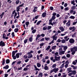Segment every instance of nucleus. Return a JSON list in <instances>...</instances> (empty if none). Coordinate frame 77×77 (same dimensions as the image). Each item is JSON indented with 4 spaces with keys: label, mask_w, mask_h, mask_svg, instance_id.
<instances>
[{
    "label": "nucleus",
    "mask_w": 77,
    "mask_h": 77,
    "mask_svg": "<svg viewBox=\"0 0 77 77\" xmlns=\"http://www.w3.org/2000/svg\"><path fill=\"white\" fill-rule=\"evenodd\" d=\"M65 51L62 50V48H60L59 49V53L60 55H62L65 54Z\"/></svg>",
    "instance_id": "obj_1"
},
{
    "label": "nucleus",
    "mask_w": 77,
    "mask_h": 77,
    "mask_svg": "<svg viewBox=\"0 0 77 77\" xmlns=\"http://www.w3.org/2000/svg\"><path fill=\"white\" fill-rule=\"evenodd\" d=\"M54 58L56 61H59L60 59V56L57 57L56 56H55Z\"/></svg>",
    "instance_id": "obj_2"
},
{
    "label": "nucleus",
    "mask_w": 77,
    "mask_h": 77,
    "mask_svg": "<svg viewBox=\"0 0 77 77\" xmlns=\"http://www.w3.org/2000/svg\"><path fill=\"white\" fill-rule=\"evenodd\" d=\"M0 46H1V47H4V46H5V43L3 42V41H1L0 42Z\"/></svg>",
    "instance_id": "obj_3"
},
{
    "label": "nucleus",
    "mask_w": 77,
    "mask_h": 77,
    "mask_svg": "<svg viewBox=\"0 0 77 77\" xmlns=\"http://www.w3.org/2000/svg\"><path fill=\"white\" fill-rule=\"evenodd\" d=\"M69 29L70 30H72V32H74V31L75 30V26H73L72 27H70L69 28Z\"/></svg>",
    "instance_id": "obj_4"
},
{
    "label": "nucleus",
    "mask_w": 77,
    "mask_h": 77,
    "mask_svg": "<svg viewBox=\"0 0 77 77\" xmlns=\"http://www.w3.org/2000/svg\"><path fill=\"white\" fill-rule=\"evenodd\" d=\"M69 42L70 44H73L74 42V40L73 38H70L69 40Z\"/></svg>",
    "instance_id": "obj_5"
},
{
    "label": "nucleus",
    "mask_w": 77,
    "mask_h": 77,
    "mask_svg": "<svg viewBox=\"0 0 77 77\" xmlns=\"http://www.w3.org/2000/svg\"><path fill=\"white\" fill-rule=\"evenodd\" d=\"M69 39V38H68L65 40L63 39L62 40V43H65L66 41H68Z\"/></svg>",
    "instance_id": "obj_6"
},
{
    "label": "nucleus",
    "mask_w": 77,
    "mask_h": 77,
    "mask_svg": "<svg viewBox=\"0 0 77 77\" xmlns=\"http://www.w3.org/2000/svg\"><path fill=\"white\" fill-rule=\"evenodd\" d=\"M28 54H29L28 56V59H30V58H32L33 57L32 54H29V53H28Z\"/></svg>",
    "instance_id": "obj_7"
},
{
    "label": "nucleus",
    "mask_w": 77,
    "mask_h": 77,
    "mask_svg": "<svg viewBox=\"0 0 77 77\" xmlns=\"http://www.w3.org/2000/svg\"><path fill=\"white\" fill-rule=\"evenodd\" d=\"M52 19H50L49 20V25H51L52 26H54L53 23H52Z\"/></svg>",
    "instance_id": "obj_8"
},
{
    "label": "nucleus",
    "mask_w": 77,
    "mask_h": 77,
    "mask_svg": "<svg viewBox=\"0 0 77 77\" xmlns=\"http://www.w3.org/2000/svg\"><path fill=\"white\" fill-rule=\"evenodd\" d=\"M66 24L67 27H69L70 25H71V23H70V21H68V22L66 23Z\"/></svg>",
    "instance_id": "obj_9"
},
{
    "label": "nucleus",
    "mask_w": 77,
    "mask_h": 77,
    "mask_svg": "<svg viewBox=\"0 0 77 77\" xmlns=\"http://www.w3.org/2000/svg\"><path fill=\"white\" fill-rule=\"evenodd\" d=\"M59 29L62 32H63V31L65 30V29H64L63 27L62 26H60L59 28Z\"/></svg>",
    "instance_id": "obj_10"
},
{
    "label": "nucleus",
    "mask_w": 77,
    "mask_h": 77,
    "mask_svg": "<svg viewBox=\"0 0 77 77\" xmlns=\"http://www.w3.org/2000/svg\"><path fill=\"white\" fill-rule=\"evenodd\" d=\"M54 72L56 73L58 71H59V68H55L54 69Z\"/></svg>",
    "instance_id": "obj_11"
},
{
    "label": "nucleus",
    "mask_w": 77,
    "mask_h": 77,
    "mask_svg": "<svg viewBox=\"0 0 77 77\" xmlns=\"http://www.w3.org/2000/svg\"><path fill=\"white\" fill-rule=\"evenodd\" d=\"M68 48V47L67 46H63V49L64 51H65L66 50V49Z\"/></svg>",
    "instance_id": "obj_12"
},
{
    "label": "nucleus",
    "mask_w": 77,
    "mask_h": 77,
    "mask_svg": "<svg viewBox=\"0 0 77 77\" xmlns=\"http://www.w3.org/2000/svg\"><path fill=\"white\" fill-rule=\"evenodd\" d=\"M57 36H56L55 35H54L53 37L52 38L53 39L54 41V40H55V41L57 39Z\"/></svg>",
    "instance_id": "obj_13"
},
{
    "label": "nucleus",
    "mask_w": 77,
    "mask_h": 77,
    "mask_svg": "<svg viewBox=\"0 0 77 77\" xmlns=\"http://www.w3.org/2000/svg\"><path fill=\"white\" fill-rule=\"evenodd\" d=\"M3 69H8L9 68V66L6 65V66L3 67Z\"/></svg>",
    "instance_id": "obj_14"
},
{
    "label": "nucleus",
    "mask_w": 77,
    "mask_h": 77,
    "mask_svg": "<svg viewBox=\"0 0 77 77\" xmlns=\"http://www.w3.org/2000/svg\"><path fill=\"white\" fill-rule=\"evenodd\" d=\"M34 68L35 69V71H40V69H38L35 65L34 66Z\"/></svg>",
    "instance_id": "obj_15"
},
{
    "label": "nucleus",
    "mask_w": 77,
    "mask_h": 77,
    "mask_svg": "<svg viewBox=\"0 0 77 77\" xmlns=\"http://www.w3.org/2000/svg\"><path fill=\"white\" fill-rule=\"evenodd\" d=\"M20 8L18 6L17 7V8H16L17 12H19V11H20Z\"/></svg>",
    "instance_id": "obj_16"
},
{
    "label": "nucleus",
    "mask_w": 77,
    "mask_h": 77,
    "mask_svg": "<svg viewBox=\"0 0 77 77\" xmlns=\"http://www.w3.org/2000/svg\"><path fill=\"white\" fill-rule=\"evenodd\" d=\"M37 66L38 68H39L40 67H41V65L39 63H37Z\"/></svg>",
    "instance_id": "obj_17"
},
{
    "label": "nucleus",
    "mask_w": 77,
    "mask_h": 77,
    "mask_svg": "<svg viewBox=\"0 0 77 77\" xmlns=\"http://www.w3.org/2000/svg\"><path fill=\"white\" fill-rule=\"evenodd\" d=\"M64 67V63H63L61 66H60V67H59V68L60 69H62Z\"/></svg>",
    "instance_id": "obj_18"
},
{
    "label": "nucleus",
    "mask_w": 77,
    "mask_h": 77,
    "mask_svg": "<svg viewBox=\"0 0 77 77\" xmlns=\"http://www.w3.org/2000/svg\"><path fill=\"white\" fill-rule=\"evenodd\" d=\"M47 29V26H44L43 28V30H46Z\"/></svg>",
    "instance_id": "obj_19"
},
{
    "label": "nucleus",
    "mask_w": 77,
    "mask_h": 77,
    "mask_svg": "<svg viewBox=\"0 0 77 77\" xmlns=\"http://www.w3.org/2000/svg\"><path fill=\"white\" fill-rule=\"evenodd\" d=\"M46 15H47L46 13L44 12L42 14V15L43 17H45L46 16Z\"/></svg>",
    "instance_id": "obj_20"
},
{
    "label": "nucleus",
    "mask_w": 77,
    "mask_h": 77,
    "mask_svg": "<svg viewBox=\"0 0 77 77\" xmlns=\"http://www.w3.org/2000/svg\"><path fill=\"white\" fill-rule=\"evenodd\" d=\"M43 74L42 73H40L38 75V77H42V75Z\"/></svg>",
    "instance_id": "obj_21"
},
{
    "label": "nucleus",
    "mask_w": 77,
    "mask_h": 77,
    "mask_svg": "<svg viewBox=\"0 0 77 77\" xmlns=\"http://www.w3.org/2000/svg\"><path fill=\"white\" fill-rule=\"evenodd\" d=\"M72 75H74V74H76V71L75 70H73L72 72Z\"/></svg>",
    "instance_id": "obj_22"
},
{
    "label": "nucleus",
    "mask_w": 77,
    "mask_h": 77,
    "mask_svg": "<svg viewBox=\"0 0 77 77\" xmlns=\"http://www.w3.org/2000/svg\"><path fill=\"white\" fill-rule=\"evenodd\" d=\"M57 66V65H56V64H55L52 65V67L53 68H56Z\"/></svg>",
    "instance_id": "obj_23"
},
{
    "label": "nucleus",
    "mask_w": 77,
    "mask_h": 77,
    "mask_svg": "<svg viewBox=\"0 0 77 77\" xmlns=\"http://www.w3.org/2000/svg\"><path fill=\"white\" fill-rule=\"evenodd\" d=\"M48 67L47 66H45L44 67V69L45 70H48Z\"/></svg>",
    "instance_id": "obj_24"
},
{
    "label": "nucleus",
    "mask_w": 77,
    "mask_h": 77,
    "mask_svg": "<svg viewBox=\"0 0 77 77\" xmlns=\"http://www.w3.org/2000/svg\"><path fill=\"white\" fill-rule=\"evenodd\" d=\"M67 71H69V72H71V68L69 67L67 69Z\"/></svg>",
    "instance_id": "obj_25"
},
{
    "label": "nucleus",
    "mask_w": 77,
    "mask_h": 77,
    "mask_svg": "<svg viewBox=\"0 0 77 77\" xmlns=\"http://www.w3.org/2000/svg\"><path fill=\"white\" fill-rule=\"evenodd\" d=\"M41 35H39L38 34L37 35V37L36 38V41H37V40L38 39V38H39V37H41Z\"/></svg>",
    "instance_id": "obj_26"
},
{
    "label": "nucleus",
    "mask_w": 77,
    "mask_h": 77,
    "mask_svg": "<svg viewBox=\"0 0 77 77\" xmlns=\"http://www.w3.org/2000/svg\"><path fill=\"white\" fill-rule=\"evenodd\" d=\"M50 46H48L46 49V50H47V51H48L49 49L50 48Z\"/></svg>",
    "instance_id": "obj_27"
},
{
    "label": "nucleus",
    "mask_w": 77,
    "mask_h": 77,
    "mask_svg": "<svg viewBox=\"0 0 77 77\" xmlns=\"http://www.w3.org/2000/svg\"><path fill=\"white\" fill-rule=\"evenodd\" d=\"M25 24L26 26V27H27L28 26H29V22H26L25 23Z\"/></svg>",
    "instance_id": "obj_28"
},
{
    "label": "nucleus",
    "mask_w": 77,
    "mask_h": 77,
    "mask_svg": "<svg viewBox=\"0 0 77 77\" xmlns=\"http://www.w3.org/2000/svg\"><path fill=\"white\" fill-rule=\"evenodd\" d=\"M45 39L46 41H50V38L45 37Z\"/></svg>",
    "instance_id": "obj_29"
},
{
    "label": "nucleus",
    "mask_w": 77,
    "mask_h": 77,
    "mask_svg": "<svg viewBox=\"0 0 77 77\" xmlns=\"http://www.w3.org/2000/svg\"><path fill=\"white\" fill-rule=\"evenodd\" d=\"M6 36V35L5 33L3 34L2 36L3 38V39H5Z\"/></svg>",
    "instance_id": "obj_30"
},
{
    "label": "nucleus",
    "mask_w": 77,
    "mask_h": 77,
    "mask_svg": "<svg viewBox=\"0 0 77 77\" xmlns=\"http://www.w3.org/2000/svg\"><path fill=\"white\" fill-rule=\"evenodd\" d=\"M16 56L17 58H19V57H20L19 53H17L16 54Z\"/></svg>",
    "instance_id": "obj_31"
},
{
    "label": "nucleus",
    "mask_w": 77,
    "mask_h": 77,
    "mask_svg": "<svg viewBox=\"0 0 77 77\" xmlns=\"http://www.w3.org/2000/svg\"><path fill=\"white\" fill-rule=\"evenodd\" d=\"M66 33H67V32H64V34H62L61 35V36H65V35H66Z\"/></svg>",
    "instance_id": "obj_32"
},
{
    "label": "nucleus",
    "mask_w": 77,
    "mask_h": 77,
    "mask_svg": "<svg viewBox=\"0 0 77 77\" xmlns=\"http://www.w3.org/2000/svg\"><path fill=\"white\" fill-rule=\"evenodd\" d=\"M68 10H69V7H66L64 9V11H68Z\"/></svg>",
    "instance_id": "obj_33"
},
{
    "label": "nucleus",
    "mask_w": 77,
    "mask_h": 77,
    "mask_svg": "<svg viewBox=\"0 0 77 77\" xmlns=\"http://www.w3.org/2000/svg\"><path fill=\"white\" fill-rule=\"evenodd\" d=\"M69 18H70V19H74V18H75V17L72 16H71Z\"/></svg>",
    "instance_id": "obj_34"
},
{
    "label": "nucleus",
    "mask_w": 77,
    "mask_h": 77,
    "mask_svg": "<svg viewBox=\"0 0 77 77\" xmlns=\"http://www.w3.org/2000/svg\"><path fill=\"white\" fill-rule=\"evenodd\" d=\"M21 63V61H19L17 62V65H19L20 64V63Z\"/></svg>",
    "instance_id": "obj_35"
},
{
    "label": "nucleus",
    "mask_w": 77,
    "mask_h": 77,
    "mask_svg": "<svg viewBox=\"0 0 77 77\" xmlns=\"http://www.w3.org/2000/svg\"><path fill=\"white\" fill-rule=\"evenodd\" d=\"M14 31L15 32H18V28H16L14 29Z\"/></svg>",
    "instance_id": "obj_36"
},
{
    "label": "nucleus",
    "mask_w": 77,
    "mask_h": 77,
    "mask_svg": "<svg viewBox=\"0 0 77 77\" xmlns=\"http://www.w3.org/2000/svg\"><path fill=\"white\" fill-rule=\"evenodd\" d=\"M11 35L12 36V38H14L15 36V34H14V32H12L11 33Z\"/></svg>",
    "instance_id": "obj_37"
},
{
    "label": "nucleus",
    "mask_w": 77,
    "mask_h": 77,
    "mask_svg": "<svg viewBox=\"0 0 77 77\" xmlns=\"http://www.w3.org/2000/svg\"><path fill=\"white\" fill-rule=\"evenodd\" d=\"M54 54H55V56H59V53L57 52L55 53Z\"/></svg>",
    "instance_id": "obj_38"
},
{
    "label": "nucleus",
    "mask_w": 77,
    "mask_h": 77,
    "mask_svg": "<svg viewBox=\"0 0 77 77\" xmlns=\"http://www.w3.org/2000/svg\"><path fill=\"white\" fill-rule=\"evenodd\" d=\"M41 21H38L36 23V25H39L41 23Z\"/></svg>",
    "instance_id": "obj_39"
},
{
    "label": "nucleus",
    "mask_w": 77,
    "mask_h": 77,
    "mask_svg": "<svg viewBox=\"0 0 77 77\" xmlns=\"http://www.w3.org/2000/svg\"><path fill=\"white\" fill-rule=\"evenodd\" d=\"M56 46H53L52 47V49L53 50H54L56 49Z\"/></svg>",
    "instance_id": "obj_40"
},
{
    "label": "nucleus",
    "mask_w": 77,
    "mask_h": 77,
    "mask_svg": "<svg viewBox=\"0 0 77 77\" xmlns=\"http://www.w3.org/2000/svg\"><path fill=\"white\" fill-rule=\"evenodd\" d=\"M34 53V51H31L30 52H28V53H29V54H32Z\"/></svg>",
    "instance_id": "obj_41"
},
{
    "label": "nucleus",
    "mask_w": 77,
    "mask_h": 77,
    "mask_svg": "<svg viewBox=\"0 0 77 77\" xmlns=\"http://www.w3.org/2000/svg\"><path fill=\"white\" fill-rule=\"evenodd\" d=\"M42 61L44 63H45V61H46L45 59V58L43 59L42 60Z\"/></svg>",
    "instance_id": "obj_42"
},
{
    "label": "nucleus",
    "mask_w": 77,
    "mask_h": 77,
    "mask_svg": "<svg viewBox=\"0 0 77 77\" xmlns=\"http://www.w3.org/2000/svg\"><path fill=\"white\" fill-rule=\"evenodd\" d=\"M36 29H34L32 30V33H35V32H36Z\"/></svg>",
    "instance_id": "obj_43"
},
{
    "label": "nucleus",
    "mask_w": 77,
    "mask_h": 77,
    "mask_svg": "<svg viewBox=\"0 0 77 77\" xmlns=\"http://www.w3.org/2000/svg\"><path fill=\"white\" fill-rule=\"evenodd\" d=\"M68 64H66L65 65L64 67H65V68H67L68 67Z\"/></svg>",
    "instance_id": "obj_44"
},
{
    "label": "nucleus",
    "mask_w": 77,
    "mask_h": 77,
    "mask_svg": "<svg viewBox=\"0 0 77 77\" xmlns=\"http://www.w3.org/2000/svg\"><path fill=\"white\" fill-rule=\"evenodd\" d=\"M15 51H13L12 52V56H14L15 55Z\"/></svg>",
    "instance_id": "obj_45"
},
{
    "label": "nucleus",
    "mask_w": 77,
    "mask_h": 77,
    "mask_svg": "<svg viewBox=\"0 0 77 77\" xmlns=\"http://www.w3.org/2000/svg\"><path fill=\"white\" fill-rule=\"evenodd\" d=\"M19 2H20V1L19 0H17L16 2V3L17 5H18L19 3Z\"/></svg>",
    "instance_id": "obj_46"
},
{
    "label": "nucleus",
    "mask_w": 77,
    "mask_h": 77,
    "mask_svg": "<svg viewBox=\"0 0 77 77\" xmlns=\"http://www.w3.org/2000/svg\"><path fill=\"white\" fill-rule=\"evenodd\" d=\"M51 26H48V30H50V29H51Z\"/></svg>",
    "instance_id": "obj_47"
},
{
    "label": "nucleus",
    "mask_w": 77,
    "mask_h": 77,
    "mask_svg": "<svg viewBox=\"0 0 77 77\" xmlns=\"http://www.w3.org/2000/svg\"><path fill=\"white\" fill-rule=\"evenodd\" d=\"M44 44H45L44 43H42L40 44V47L42 46Z\"/></svg>",
    "instance_id": "obj_48"
},
{
    "label": "nucleus",
    "mask_w": 77,
    "mask_h": 77,
    "mask_svg": "<svg viewBox=\"0 0 77 77\" xmlns=\"http://www.w3.org/2000/svg\"><path fill=\"white\" fill-rule=\"evenodd\" d=\"M54 43V40H53L51 42H50L49 44V45H51V44H53Z\"/></svg>",
    "instance_id": "obj_49"
},
{
    "label": "nucleus",
    "mask_w": 77,
    "mask_h": 77,
    "mask_svg": "<svg viewBox=\"0 0 77 77\" xmlns=\"http://www.w3.org/2000/svg\"><path fill=\"white\" fill-rule=\"evenodd\" d=\"M55 16H53L52 17V20H54V19H55Z\"/></svg>",
    "instance_id": "obj_50"
},
{
    "label": "nucleus",
    "mask_w": 77,
    "mask_h": 77,
    "mask_svg": "<svg viewBox=\"0 0 77 77\" xmlns=\"http://www.w3.org/2000/svg\"><path fill=\"white\" fill-rule=\"evenodd\" d=\"M74 12V10H70V14H73Z\"/></svg>",
    "instance_id": "obj_51"
},
{
    "label": "nucleus",
    "mask_w": 77,
    "mask_h": 77,
    "mask_svg": "<svg viewBox=\"0 0 77 77\" xmlns=\"http://www.w3.org/2000/svg\"><path fill=\"white\" fill-rule=\"evenodd\" d=\"M23 5H24V3L22 4L21 5H19V6H18L19 8H20L21 7H22Z\"/></svg>",
    "instance_id": "obj_52"
},
{
    "label": "nucleus",
    "mask_w": 77,
    "mask_h": 77,
    "mask_svg": "<svg viewBox=\"0 0 77 77\" xmlns=\"http://www.w3.org/2000/svg\"><path fill=\"white\" fill-rule=\"evenodd\" d=\"M37 59L38 60H39V55H37Z\"/></svg>",
    "instance_id": "obj_53"
},
{
    "label": "nucleus",
    "mask_w": 77,
    "mask_h": 77,
    "mask_svg": "<svg viewBox=\"0 0 77 77\" xmlns=\"http://www.w3.org/2000/svg\"><path fill=\"white\" fill-rule=\"evenodd\" d=\"M23 57L25 59H27V57H28V56H26V55H24Z\"/></svg>",
    "instance_id": "obj_54"
},
{
    "label": "nucleus",
    "mask_w": 77,
    "mask_h": 77,
    "mask_svg": "<svg viewBox=\"0 0 77 77\" xmlns=\"http://www.w3.org/2000/svg\"><path fill=\"white\" fill-rule=\"evenodd\" d=\"M32 38L30 37L29 38V41L30 42H32Z\"/></svg>",
    "instance_id": "obj_55"
},
{
    "label": "nucleus",
    "mask_w": 77,
    "mask_h": 77,
    "mask_svg": "<svg viewBox=\"0 0 77 77\" xmlns=\"http://www.w3.org/2000/svg\"><path fill=\"white\" fill-rule=\"evenodd\" d=\"M12 57H13V59H14V60H15L17 58V57L16 56H12Z\"/></svg>",
    "instance_id": "obj_56"
},
{
    "label": "nucleus",
    "mask_w": 77,
    "mask_h": 77,
    "mask_svg": "<svg viewBox=\"0 0 77 77\" xmlns=\"http://www.w3.org/2000/svg\"><path fill=\"white\" fill-rule=\"evenodd\" d=\"M76 63L75 61H73L72 63V64H73V65H76Z\"/></svg>",
    "instance_id": "obj_57"
},
{
    "label": "nucleus",
    "mask_w": 77,
    "mask_h": 77,
    "mask_svg": "<svg viewBox=\"0 0 77 77\" xmlns=\"http://www.w3.org/2000/svg\"><path fill=\"white\" fill-rule=\"evenodd\" d=\"M29 60V59H27L25 60V62L26 63L28 62Z\"/></svg>",
    "instance_id": "obj_58"
},
{
    "label": "nucleus",
    "mask_w": 77,
    "mask_h": 77,
    "mask_svg": "<svg viewBox=\"0 0 77 77\" xmlns=\"http://www.w3.org/2000/svg\"><path fill=\"white\" fill-rule=\"evenodd\" d=\"M77 69V66H74L73 68V69L75 70V69Z\"/></svg>",
    "instance_id": "obj_59"
},
{
    "label": "nucleus",
    "mask_w": 77,
    "mask_h": 77,
    "mask_svg": "<svg viewBox=\"0 0 77 77\" xmlns=\"http://www.w3.org/2000/svg\"><path fill=\"white\" fill-rule=\"evenodd\" d=\"M6 63H9V60H6Z\"/></svg>",
    "instance_id": "obj_60"
},
{
    "label": "nucleus",
    "mask_w": 77,
    "mask_h": 77,
    "mask_svg": "<svg viewBox=\"0 0 77 77\" xmlns=\"http://www.w3.org/2000/svg\"><path fill=\"white\" fill-rule=\"evenodd\" d=\"M27 42V39H26L24 41V44H26V43Z\"/></svg>",
    "instance_id": "obj_61"
},
{
    "label": "nucleus",
    "mask_w": 77,
    "mask_h": 77,
    "mask_svg": "<svg viewBox=\"0 0 77 77\" xmlns=\"http://www.w3.org/2000/svg\"><path fill=\"white\" fill-rule=\"evenodd\" d=\"M72 75V72L69 73L68 74L69 76H71V75Z\"/></svg>",
    "instance_id": "obj_62"
},
{
    "label": "nucleus",
    "mask_w": 77,
    "mask_h": 77,
    "mask_svg": "<svg viewBox=\"0 0 77 77\" xmlns=\"http://www.w3.org/2000/svg\"><path fill=\"white\" fill-rule=\"evenodd\" d=\"M77 23V21L74 22L73 23V25H75V24H76Z\"/></svg>",
    "instance_id": "obj_63"
},
{
    "label": "nucleus",
    "mask_w": 77,
    "mask_h": 77,
    "mask_svg": "<svg viewBox=\"0 0 77 77\" xmlns=\"http://www.w3.org/2000/svg\"><path fill=\"white\" fill-rule=\"evenodd\" d=\"M23 71H27V68H25L23 69Z\"/></svg>",
    "instance_id": "obj_64"
}]
</instances>
